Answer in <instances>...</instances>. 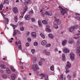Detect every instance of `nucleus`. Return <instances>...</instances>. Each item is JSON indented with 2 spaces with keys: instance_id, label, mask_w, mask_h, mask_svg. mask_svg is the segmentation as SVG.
Wrapping results in <instances>:
<instances>
[{
  "instance_id": "9",
  "label": "nucleus",
  "mask_w": 80,
  "mask_h": 80,
  "mask_svg": "<svg viewBox=\"0 0 80 80\" xmlns=\"http://www.w3.org/2000/svg\"><path fill=\"white\" fill-rule=\"evenodd\" d=\"M77 53H78L79 56H80V47L78 46L77 47L76 50Z\"/></svg>"
},
{
  "instance_id": "7",
  "label": "nucleus",
  "mask_w": 80,
  "mask_h": 80,
  "mask_svg": "<svg viewBox=\"0 0 80 80\" xmlns=\"http://www.w3.org/2000/svg\"><path fill=\"white\" fill-rule=\"evenodd\" d=\"M54 18H55L54 19V22H56L57 24H59L60 23L61 21L60 19L57 18L56 17H54Z\"/></svg>"
},
{
  "instance_id": "60",
  "label": "nucleus",
  "mask_w": 80,
  "mask_h": 80,
  "mask_svg": "<svg viewBox=\"0 0 80 80\" xmlns=\"http://www.w3.org/2000/svg\"><path fill=\"white\" fill-rule=\"evenodd\" d=\"M62 58H65V54H62Z\"/></svg>"
},
{
  "instance_id": "23",
  "label": "nucleus",
  "mask_w": 80,
  "mask_h": 80,
  "mask_svg": "<svg viewBox=\"0 0 80 80\" xmlns=\"http://www.w3.org/2000/svg\"><path fill=\"white\" fill-rule=\"evenodd\" d=\"M32 1L30 0H28L27 2H25V5H27V4H30L31 3Z\"/></svg>"
},
{
  "instance_id": "3",
  "label": "nucleus",
  "mask_w": 80,
  "mask_h": 80,
  "mask_svg": "<svg viewBox=\"0 0 80 80\" xmlns=\"http://www.w3.org/2000/svg\"><path fill=\"white\" fill-rule=\"evenodd\" d=\"M70 58L71 60H75V54L73 52H71L70 53Z\"/></svg>"
},
{
  "instance_id": "17",
  "label": "nucleus",
  "mask_w": 80,
  "mask_h": 80,
  "mask_svg": "<svg viewBox=\"0 0 80 80\" xmlns=\"http://www.w3.org/2000/svg\"><path fill=\"white\" fill-rule=\"evenodd\" d=\"M67 43V40H64L63 41H62V44L63 46H65L66 45V43Z\"/></svg>"
},
{
  "instance_id": "34",
  "label": "nucleus",
  "mask_w": 80,
  "mask_h": 80,
  "mask_svg": "<svg viewBox=\"0 0 80 80\" xmlns=\"http://www.w3.org/2000/svg\"><path fill=\"white\" fill-rule=\"evenodd\" d=\"M39 75L40 77H43L44 78L45 77V75L44 74L41 73Z\"/></svg>"
},
{
  "instance_id": "27",
  "label": "nucleus",
  "mask_w": 80,
  "mask_h": 80,
  "mask_svg": "<svg viewBox=\"0 0 80 80\" xmlns=\"http://www.w3.org/2000/svg\"><path fill=\"white\" fill-rule=\"evenodd\" d=\"M34 13L33 11V10L32 9V10L30 11L29 12V14L30 15H32Z\"/></svg>"
},
{
  "instance_id": "5",
  "label": "nucleus",
  "mask_w": 80,
  "mask_h": 80,
  "mask_svg": "<svg viewBox=\"0 0 80 80\" xmlns=\"http://www.w3.org/2000/svg\"><path fill=\"white\" fill-rule=\"evenodd\" d=\"M12 11L14 13H18V9L16 7L13 8Z\"/></svg>"
},
{
  "instance_id": "19",
  "label": "nucleus",
  "mask_w": 80,
  "mask_h": 80,
  "mask_svg": "<svg viewBox=\"0 0 80 80\" xmlns=\"http://www.w3.org/2000/svg\"><path fill=\"white\" fill-rule=\"evenodd\" d=\"M16 77V75H15L14 74H12L11 76V80H15Z\"/></svg>"
},
{
  "instance_id": "64",
  "label": "nucleus",
  "mask_w": 80,
  "mask_h": 80,
  "mask_svg": "<svg viewBox=\"0 0 80 80\" xmlns=\"http://www.w3.org/2000/svg\"><path fill=\"white\" fill-rule=\"evenodd\" d=\"M8 41L9 43H12V41L10 40H8Z\"/></svg>"
},
{
  "instance_id": "51",
  "label": "nucleus",
  "mask_w": 80,
  "mask_h": 80,
  "mask_svg": "<svg viewBox=\"0 0 80 80\" xmlns=\"http://www.w3.org/2000/svg\"><path fill=\"white\" fill-rule=\"evenodd\" d=\"M34 46H37L38 45V42H35L34 43Z\"/></svg>"
},
{
  "instance_id": "25",
  "label": "nucleus",
  "mask_w": 80,
  "mask_h": 80,
  "mask_svg": "<svg viewBox=\"0 0 80 80\" xmlns=\"http://www.w3.org/2000/svg\"><path fill=\"white\" fill-rule=\"evenodd\" d=\"M53 27L54 28H55V29H58V25H57L55 24H53Z\"/></svg>"
},
{
  "instance_id": "24",
  "label": "nucleus",
  "mask_w": 80,
  "mask_h": 80,
  "mask_svg": "<svg viewBox=\"0 0 80 80\" xmlns=\"http://www.w3.org/2000/svg\"><path fill=\"white\" fill-rule=\"evenodd\" d=\"M42 23H43V24H44L45 25H47L48 24V22H47V21L45 20H43L42 21Z\"/></svg>"
},
{
  "instance_id": "4",
  "label": "nucleus",
  "mask_w": 80,
  "mask_h": 80,
  "mask_svg": "<svg viewBox=\"0 0 80 80\" xmlns=\"http://www.w3.org/2000/svg\"><path fill=\"white\" fill-rule=\"evenodd\" d=\"M59 8L61 11V13L62 14L64 15L66 13V11L62 8L61 6H60Z\"/></svg>"
},
{
  "instance_id": "62",
  "label": "nucleus",
  "mask_w": 80,
  "mask_h": 80,
  "mask_svg": "<svg viewBox=\"0 0 80 80\" xmlns=\"http://www.w3.org/2000/svg\"><path fill=\"white\" fill-rule=\"evenodd\" d=\"M75 18L78 20H80V18L79 17H75Z\"/></svg>"
},
{
  "instance_id": "52",
  "label": "nucleus",
  "mask_w": 80,
  "mask_h": 80,
  "mask_svg": "<svg viewBox=\"0 0 80 80\" xmlns=\"http://www.w3.org/2000/svg\"><path fill=\"white\" fill-rule=\"evenodd\" d=\"M38 64L39 66H42V62L41 61H40L39 62Z\"/></svg>"
},
{
  "instance_id": "47",
  "label": "nucleus",
  "mask_w": 80,
  "mask_h": 80,
  "mask_svg": "<svg viewBox=\"0 0 80 80\" xmlns=\"http://www.w3.org/2000/svg\"><path fill=\"white\" fill-rule=\"evenodd\" d=\"M31 52L32 54H34L35 53V49H32L31 50Z\"/></svg>"
},
{
  "instance_id": "53",
  "label": "nucleus",
  "mask_w": 80,
  "mask_h": 80,
  "mask_svg": "<svg viewBox=\"0 0 80 80\" xmlns=\"http://www.w3.org/2000/svg\"><path fill=\"white\" fill-rule=\"evenodd\" d=\"M32 21V22H35V19L34 18H31Z\"/></svg>"
},
{
  "instance_id": "21",
  "label": "nucleus",
  "mask_w": 80,
  "mask_h": 80,
  "mask_svg": "<svg viewBox=\"0 0 80 80\" xmlns=\"http://www.w3.org/2000/svg\"><path fill=\"white\" fill-rule=\"evenodd\" d=\"M32 36L34 38H35L37 37V34H36V32H32Z\"/></svg>"
},
{
  "instance_id": "46",
  "label": "nucleus",
  "mask_w": 80,
  "mask_h": 80,
  "mask_svg": "<svg viewBox=\"0 0 80 80\" xmlns=\"http://www.w3.org/2000/svg\"><path fill=\"white\" fill-rule=\"evenodd\" d=\"M63 74H62L60 77V80H63Z\"/></svg>"
},
{
  "instance_id": "12",
  "label": "nucleus",
  "mask_w": 80,
  "mask_h": 80,
  "mask_svg": "<svg viewBox=\"0 0 80 80\" xmlns=\"http://www.w3.org/2000/svg\"><path fill=\"white\" fill-rule=\"evenodd\" d=\"M68 30H69L70 32H72L74 31V28H73V27H71L68 28Z\"/></svg>"
},
{
  "instance_id": "31",
  "label": "nucleus",
  "mask_w": 80,
  "mask_h": 80,
  "mask_svg": "<svg viewBox=\"0 0 80 80\" xmlns=\"http://www.w3.org/2000/svg\"><path fill=\"white\" fill-rule=\"evenodd\" d=\"M50 69L52 71H54V66H51L50 67Z\"/></svg>"
},
{
  "instance_id": "2",
  "label": "nucleus",
  "mask_w": 80,
  "mask_h": 80,
  "mask_svg": "<svg viewBox=\"0 0 80 80\" xmlns=\"http://www.w3.org/2000/svg\"><path fill=\"white\" fill-rule=\"evenodd\" d=\"M28 9V8H27V7L26 6H25L24 7V9L23 10V12H22L21 13V15H22V16H20V17H22V18H23V15H24V14L26 12H27V9Z\"/></svg>"
},
{
  "instance_id": "61",
  "label": "nucleus",
  "mask_w": 80,
  "mask_h": 80,
  "mask_svg": "<svg viewBox=\"0 0 80 80\" xmlns=\"http://www.w3.org/2000/svg\"><path fill=\"white\" fill-rule=\"evenodd\" d=\"M16 32H17V33L20 34V32L19 31H18V30H16Z\"/></svg>"
},
{
  "instance_id": "43",
  "label": "nucleus",
  "mask_w": 80,
  "mask_h": 80,
  "mask_svg": "<svg viewBox=\"0 0 80 80\" xmlns=\"http://www.w3.org/2000/svg\"><path fill=\"white\" fill-rule=\"evenodd\" d=\"M69 68H66V73H68L69 72H70V70L68 69Z\"/></svg>"
},
{
  "instance_id": "57",
  "label": "nucleus",
  "mask_w": 80,
  "mask_h": 80,
  "mask_svg": "<svg viewBox=\"0 0 80 80\" xmlns=\"http://www.w3.org/2000/svg\"><path fill=\"white\" fill-rule=\"evenodd\" d=\"M30 45V44L28 43V42H26V47H29Z\"/></svg>"
},
{
  "instance_id": "54",
  "label": "nucleus",
  "mask_w": 80,
  "mask_h": 80,
  "mask_svg": "<svg viewBox=\"0 0 80 80\" xmlns=\"http://www.w3.org/2000/svg\"><path fill=\"white\" fill-rule=\"evenodd\" d=\"M3 8V4H1L0 5V10H2Z\"/></svg>"
},
{
  "instance_id": "18",
  "label": "nucleus",
  "mask_w": 80,
  "mask_h": 80,
  "mask_svg": "<svg viewBox=\"0 0 80 80\" xmlns=\"http://www.w3.org/2000/svg\"><path fill=\"white\" fill-rule=\"evenodd\" d=\"M45 14L48 15H49V16H52V13L50 12H48V11H46L45 12Z\"/></svg>"
},
{
  "instance_id": "20",
  "label": "nucleus",
  "mask_w": 80,
  "mask_h": 80,
  "mask_svg": "<svg viewBox=\"0 0 80 80\" xmlns=\"http://www.w3.org/2000/svg\"><path fill=\"white\" fill-rule=\"evenodd\" d=\"M48 37L49 38H50L53 39L54 38V36L53 34L51 33H49L48 34Z\"/></svg>"
},
{
  "instance_id": "8",
  "label": "nucleus",
  "mask_w": 80,
  "mask_h": 80,
  "mask_svg": "<svg viewBox=\"0 0 80 80\" xmlns=\"http://www.w3.org/2000/svg\"><path fill=\"white\" fill-rule=\"evenodd\" d=\"M63 51L65 53H70V50L67 48H64Z\"/></svg>"
},
{
  "instance_id": "58",
  "label": "nucleus",
  "mask_w": 80,
  "mask_h": 80,
  "mask_svg": "<svg viewBox=\"0 0 80 80\" xmlns=\"http://www.w3.org/2000/svg\"><path fill=\"white\" fill-rule=\"evenodd\" d=\"M41 14H42V16H43V17H45V13L43 12H41Z\"/></svg>"
},
{
  "instance_id": "14",
  "label": "nucleus",
  "mask_w": 80,
  "mask_h": 80,
  "mask_svg": "<svg viewBox=\"0 0 80 80\" xmlns=\"http://www.w3.org/2000/svg\"><path fill=\"white\" fill-rule=\"evenodd\" d=\"M47 42L46 40H43L41 42V44L42 45H43V46L47 44Z\"/></svg>"
},
{
  "instance_id": "63",
  "label": "nucleus",
  "mask_w": 80,
  "mask_h": 80,
  "mask_svg": "<svg viewBox=\"0 0 80 80\" xmlns=\"http://www.w3.org/2000/svg\"><path fill=\"white\" fill-rule=\"evenodd\" d=\"M73 43V41H69L68 42L69 43H70V44H71V43Z\"/></svg>"
},
{
  "instance_id": "11",
  "label": "nucleus",
  "mask_w": 80,
  "mask_h": 80,
  "mask_svg": "<svg viewBox=\"0 0 80 80\" xmlns=\"http://www.w3.org/2000/svg\"><path fill=\"white\" fill-rule=\"evenodd\" d=\"M0 67L1 69H3V70H5V69H6V68H7L6 66L4 64H1L0 65Z\"/></svg>"
},
{
  "instance_id": "35",
  "label": "nucleus",
  "mask_w": 80,
  "mask_h": 80,
  "mask_svg": "<svg viewBox=\"0 0 80 80\" xmlns=\"http://www.w3.org/2000/svg\"><path fill=\"white\" fill-rule=\"evenodd\" d=\"M77 45H80V39H78L76 42Z\"/></svg>"
},
{
  "instance_id": "28",
  "label": "nucleus",
  "mask_w": 80,
  "mask_h": 80,
  "mask_svg": "<svg viewBox=\"0 0 80 80\" xmlns=\"http://www.w3.org/2000/svg\"><path fill=\"white\" fill-rule=\"evenodd\" d=\"M4 18V22H6V23H8V19L7 18Z\"/></svg>"
},
{
  "instance_id": "49",
  "label": "nucleus",
  "mask_w": 80,
  "mask_h": 80,
  "mask_svg": "<svg viewBox=\"0 0 80 80\" xmlns=\"http://www.w3.org/2000/svg\"><path fill=\"white\" fill-rule=\"evenodd\" d=\"M71 77H71V76L70 75H68L67 76V78L68 79V80H70V79H71Z\"/></svg>"
},
{
  "instance_id": "30",
  "label": "nucleus",
  "mask_w": 80,
  "mask_h": 80,
  "mask_svg": "<svg viewBox=\"0 0 80 80\" xmlns=\"http://www.w3.org/2000/svg\"><path fill=\"white\" fill-rule=\"evenodd\" d=\"M6 71L7 73H10V70L9 68H6Z\"/></svg>"
},
{
  "instance_id": "6",
  "label": "nucleus",
  "mask_w": 80,
  "mask_h": 80,
  "mask_svg": "<svg viewBox=\"0 0 80 80\" xmlns=\"http://www.w3.org/2000/svg\"><path fill=\"white\" fill-rule=\"evenodd\" d=\"M46 27L45 30L46 32H48L50 33V32H51V30L50 29V26L48 25H47L46 26Z\"/></svg>"
},
{
  "instance_id": "38",
  "label": "nucleus",
  "mask_w": 80,
  "mask_h": 80,
  "mask_svg": "<svg viewBox=\"0 0 80 80\" xmlns=\"http://www.w3.org/2000/svg\"><path fill=\"white\" fill-rule=\"evenodd\" d=\"M74 29H77V28H78V25H75L74 27H73Z\"/></svg>"
},
{
  "instance_id": "13",
  "label": "nucleus",
  "mask_w": 80,
  "mask_h": 80,
  "mask_svg": "<svg viewBox=\"0 0 80 80\" xmlns=\"http://www.w3.org/2000/svg\"><path fill=\"white\" fill-rule=\"evenodd\" d=\"M25 20H29L30 19V15H27L25 16Z\"/></svg>"
},
{
  "instance_id": "29",
  "label": "nucleus",
  "mask_w": 80,
  "mask_h": 80,
  "mask_svg": "<svg viewBox=\"0 0 80 80\" xmlns=\"http://www.w3.org/2000/svg\"><path fill=\"white\" fill-rule=\"evenodd\" d=\"M11 68L13 72H15L16 71V70H15V69L14 68V67H13V66L11 67Z\"/></svg>"
},
{
  "instance_id": "59",
  "label": "nucleus",
  "mask_w": 80,
  "mask_h": 80,
  "mask_svg": "<svg viewBox=\"0 0 80 80\" xmlns=\"http://www.w3.org/2000/svg\"><path fill=\"white\" fill-rule=\"evenodd\" d=\"M28 40L29 42H31V38H28Z\"/></svg>"
},
{
  "instance_id": "16",
  "label": "nucleus",
  "mask_w": 80,
  "mask_h": 80,
  "mask_svg": "<svg viewBox=\"0 0 80 80\" xmlns=\"http://www.w3.org/2000/svg\"><path fill=\"white\" fill-rule=\"evenodd\" d=\"M43 53L45 54L46 55L48 56L49 55H50V52H48L46 51V50H45L43 51Z\"/></svg>"
},
{
  "instance_id": "40",
  "label": "nucleus",
  "mask_w": 80,
  "mask_h": 80,
  "mask_svg": "<svg viewBox=\"0 0 80 80\" xmlns=\"http://www.w3.org/2000/svg\"><path fill=\"white\" fill-rule=\"evenodd\" d=\"M50 46H51V44H50V43H49L45 46V47L46 48H48V47H50Z\"/></svg>"
},
{
  "instance_id": "36",
  "label": "nucleus",
  "mask_w": 80,
  "mask_h": 80,
  "mask_svg": "<svg viewBox=\"0 0 80 80\" xmlns=\"http://www.w3.org/2000/svg\"><path fill=\"white\" fill-rule=\"evenodd\" d=\"M9 2H8V0H5L4 2V4H8Z\"/></svg>"
},
{
  "instance_id": "56",
  "label": "nucleus",
  "mask_w": 80,
  "mask_h": 80,
  "mask_svg": "<svg viewBox=\"0 0 80 80\" xmlns=\"http://www.w3.org/2000/svg\"><path fill=\"white\" fill-rule=\"evenodd\" d=\"M62 60L63 62H65L66 60V58H62Z\"/></svg>"
},
{
  "instance_id": "22",
  "label": "nucleus",
  "mask_w": 80,
  "mask_h": 80,
  "mask_svg": "<svg viewBox=\"0 0 80 80\" xmlns=\"http://www.w3.org/2000/svg\"><path fill=\"white\" fill-rule=\"evenodd\" d=\"M7 75L6 74H3L2 75V78L5 80V79H7Z\"/></svg>"
},
{
  "instance_id": "50",
  "label": "nucleus",
  "mask_w": 80,
  "mask_h": 80,
  "mask_svg": "<svg viewBox=\"0 0 80 80\" xmlns=\"http://www.w3.org/2000/svg\"><path fill=\"white\" fill-rule=\"evenodd\" d=\"M40 60L41 61V62H45V59L41 58L40 59Z\"/></svg>"
},
{
  "instance_id": "55",
  "label": "nucleus",
  "mask_w": 80,
  "mask_h": 80,
  "mask_svg": "<svg viewBox=\"0 0 80 80\" xmlns=\"http://www.w3.org/2000/svg\"><path fill=\"white\" fill-rule=\"evenodd\" d=\"M54 50L55 52H58V50L57 48H55L54 49Z\"/></svg>"
},
{
  "instance_id": "33",
  "label": "nucleus",
  "mask_w": 80,
  "mask_h": 80,
  "mask_svg": "<svg viewBox=\"0 0 80 80\" xmlns=\"http://www.w3.org/2000/svg\"><path fill=\"white\" fill-rule=\"evenodd\" d=\"M18 25H19V26H22L23 25V22H18Z\"/></svg>"
},
{
  "instance_id": "45",
  "label": "nucleus",
  "mask_w": 80,
  "mask_h": 80,
  "mask_svg": "<svg viewBox=\"0 0 80 80\" xmlns=\"http://www.w3.org/2000/svg\"><path fill=\"white\" fill-rule=\"evenodd\" d=\"M14 20L16 22H17V20H18V18H17V16H16L14 17Z\"/></svg>"
},
{
  "instance_id": "15",
  "label": "nucleus",
  "mask_w": 80,
  "mask_h": 80,
  "mask_svg": "<svg viewBox=\"0 0 80 80\" xmlns=\"http://www.w3.org/2000/svg\"><path fill=\"white\" fill-rule=\"evenodd\" d=\"M71 67V64L69 62H67V64L66 65V68H70Z\"/></svg>"
},
{
  "instance_id": "48",
  "label": "nucleus",
  "mask_w": 80,
  "mask_h": 80,
  "mask_svg": "<svg viewBox=\"0 0 80 80\" xmlns=\"http://www.w3.org/2000/svg\"><path fill=\"white\" fill-rule=\"evenodd\" d=\"M20 30H21V31H23L24 30V27H20Z\"/></svg>"
},
{
  "instance_id": "1",
  "label": "nucleus",
  "mask_w": 80,
  "mask_h": 80,
  "mask_svg": "<svg viewBox=\"0 0 80 80\" xmlns=\"http://www.w3.org/2000/svg\"><path fill=\"white\" fill-rule=\"evenodd\" d=\"M31 69H33L34 70H38L40 68L38 67L37 64H35L32 65L31 67Z\"/></svg>"
},
{
  "instance_id": "41",
  "label": "nucleus",
  "mask_w": 80,
  "mask_h": 80,
  "mask_svg": "<svg viewBox=\"0 0 80 80\" xmlns=\"http://www.w3.org/2000/svg\"><path fill=\"white\" fill-rule=\"evenodd\" d=\"M44 78L45 80H48V75H45Z\"/></svg>"
},
{
  "instance_id": "37",
  "label": "nucleus",
  "mask_w": 80,
  "mask_h": 80,
  "mask_svg": "<svg viewBox=\"0 0 80 80\" xmlns=\"http://www.w3.org/2000/svg\"><path fill=\"white\" fill-rule=\"evenodd\" d=\"M40 35L43 39H44L45 38V36L42 33L40 34Z\"/></svg>"
},
{
  "instance_id": "42",
  "label": "nucleus",
  "mask_w": 80,
  "mask_h": 80,
  "mask_svg": "<svg viewBox=\"0 0 80 80\" xmlns=\"http://www.w3.org/2000/svg\"><path fill=\"white\" fill-rule=\"evenodd\" d=\"M32 61L33 63H35L36 62V58L34 57L33 58Z\"/></svg>"
},
{
  "instance_id": "39",
  "label": "nucleus",
  "mask_w": 80,
  "mask_h": 80,
  "mask_svg": "<svg viewBox=\"0 0 80 80\" xmlns=\"http://www.w3.org/2000/svg\"><path fill=\"white\" fill-rule=\"evenodd\" d=\"M11 26H12L13 28V29H15L16 28V25H13V24H11L10 25Z\"/></svg>"
},
{
  "instance_id": "10",
  "label": "nucleus",
  "mask_w": 80,
  "mask_h": 80,
  "mask_svg": "<svg viewBox=\"0 0 80 80\" xmlns=\"http://www.w3.org/2000/svg\"><path fill=\"white\" fill-rule=\"evenodd\" d=\"M18 45L19 50H22V43L21 41H19L18 42Z\"/></svg>"
},
{
  "instance_id": "26",
  "label": "nucleus",
  "mask_w": 80,
  "mask_h": 80,
  "mask_svg": "<svg viewBox=\"0 0 80 80\" xmlns=\"http://www.w3.org/2000/svg\"><path fill=\"white\" fill-rule=\"evenodd\" d=\"M38 23L39 27H42V23H41V21L40 20H38Z\"/></svg>"
},
{
  "instance_id": "32",
  "label": "nucleus",
  "mask_w": 80,
  "mask_h": 80,
  "mask_svg": "<svg viewBox=\"0 0 80 80\" xmlns=\"http://www.w3.org/2000/svg\"><path fill=\"white\" fill-rule=\"evenodd\" d=\"M17 31H16V30H14V31L13 32V36H15L17 35Z\"/></svg>"
},
{
  "instance_id": "44",
  "label": "nucleus",
  "mask_w": 80,
  "mask_h": 80,
  "mask_svg": "<svg viewBox=\"0 0 80 80\" xmlns=\"http://www.w3.org/2000/svg\"><path fill=\"white\" fill-rule=\"evenodd\" d=\"M80 38V36H78L77 37H74L73 38V39H74V40H77V39H78V38Z\"/></svg>"
}]
</instances>
